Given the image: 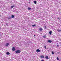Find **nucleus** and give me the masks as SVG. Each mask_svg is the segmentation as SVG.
Listing matches in <instances>:
<instances>
[{"label": "nucleus", "mask_w": 61, "mask_h": 61, "mask_svg": "<svg viewBox=\"0 0 61 61\" xmlns=\"http://www.w3.org/2000/svg\"><path fill=\"white\" fill-rule=\"evenodd\" d=\"M15 52L16 54H18L21 52V51L19 50H17L15 51Z\"/></svg>", "instance_id": "1"}, {"label": "nucleus", "mask_w": 61, "mask_h": 61, "mask_svg": "<svg viewBox=\"0 0 61 61\" xmlns=\"http://www.w3.org/2000/svg\"><path fill=\"white\" fill-rule=\"evenodd\" d=\"M9 43H6L5 45V46H9Z\"/></svg>", "instance_id": "2"}, {"label": "nucleus", "mask_w": 61, "mask_h": 61, "mask_svg": "<svg viewBox=\"0 0 61 61\" xmlns=\"http://www.w3.org/2000/svg\"><path fill=\"white\" fill-rule=\"evenodd\" d=\"M12 50L13 51H14L15 50V48L14 47H13Z\"/></svg>", "instance_id": "3"}, {"label": "nucleus", "mask_w": 61, "mask_h": 61, "mask_svg": "<svg viewBox=\"0 0 61 61\" xmlns=\"http://www.w3.org/2000/svg\"><path fill=\"white\" fill-rule=\"evenodd\" d=\"M36 51L37 52H40V51L39 49L37 50Z\"/></svg>", "instance_id": "4"}, {"label": "nucleus", "mask_w": 61, "mask_h": 61, "mask_svg": "<svg viewBox=\"0 0 61 61\" xmlns=\"http://www.w3.org/2000/svg\"><path fill=\"white\" fill-rule=\"evenodd\" d=\"M47 42L48 43H52V41L48 40L47 41Z\"/></svg>", "instance_id": "5"}, {"label": "nucleus", "mask_w": 61, "mask_h": 61, "mask_svg": "<svg viewBox=\"0 0 61 61\" xmlns=\"http://www.w3.org/2000/svg\"><path fill=\"white\" fill-rule=\"evenodd\" d=\"M57 31L58 32H61V30L59 29H57Z\"/></svg>", "instance_id": "6"}, {"label": "nucleus", "mask_w": 61, "mask_h": 61, "mask_svg": "<svg viewBox=\"0 0 61 61\" xmlns=\"http://www.w3.org/2000/svg\"><path fill=\"white\" fill-rule=\"evenodd\" d=\"M40 57L41 58H44V56H40Z\"/></svg>", "instance_id": "7"}, {"label": "nucleus", "mask_w": 61, "mask_h": 61, "mask_svg": "<svg viewBox=\"0 0 61 61\" xmlns=\"http://www.w3.org/2000/svg\"><path fill=\"white\" fill-rule=\"evenodd\" d=\"M45 58L47 59H48V56H46L45 57Z\"/></svg>", "instance_id": "8"}, {"label": "nucleus", "mask_w": 61, "mask_h": 61, "mask_svg": "<svg viewBox=\"0 0 61 61\" xmlns=\"http://www.w3.org/2000/svg\"><path fill=\"white\" fill-rule=\"evenodd\" d=\"M27 9H28V10H31V8L29 7Z\"/></svg>", "instance_id": "9"}, {"label": "nucleus", "mask_w": 61, "mask_h": 61, "mask_svg": "<svg viewBox=\"0 0 61 61\" xmlns=\"http://www.w3.org/2000/svg\"><path fill=\"white\" fill-rule=\"evenodd\" d=\"M50 35H52V31H51L49 32Z\"/></svg>", "instance_id": "10"}, {"label": "nucleus", "mask_w": 61, "mask_h": 61, "mask_svg": "<svg viewBox=\"0 0 61 61\" xmlns=\"http://www.w3.org/2000/svg\"><path fill=\"white\" fill-rule=\"evenodd\" d=\"M39 30L41 31H42L43 30V29L42 28H40Z\"/></svg>", "instance_id": "11"}, {"label": "nucleus", "mask_w": 61, "mask_h": 61, "mask_svg": "<svg viewBox=\"0 0 61 61\" xmlns=\"http://www.w3.org/2000/svg\"><path fill=\"white\" fill-rule=\"evenodd\" d=\"M6 54L7 55H9L10 54V53L8 52H7L6 53Z\"/></svg>", "instance_id": "12"}, {"label": "nucleus", "mask_w": 61, "mask_h": 61, "mask_svg": "<svg viewBox=\"0 0 61 61\" xmlns=\"http://www.w3.org/2000/svg\"><path fill=\"white\" fill-rule=\"evenodd\" d=\"M14 17H15V16L14 15H12L11 16V18H14Z\"/></svg>", "instance_id": "13"}, {"label": "nucleus", "mask_w": 61, "mask_h": 61, "mask_svg": "<svg viewBox=\"0 0 61 61\" xmlns=\"http://www.w3.org/2000/svg\"><path fill=\"white\" fill-rule=\"evenodd\" d=\"M43 37H44V38H46V35H44L43 36Z\"/></svg>", "instance_id": "14"}, {"label": "nucleus", "mask_w": 61, "mask_h": 61, "mask_svg": "<svg viewBox=\"0 0 61 61\" xmlns=\"http://www.w3.org/2000/svg\"><path fill=\"white\" fill-rule=\"evenodd\" d=\"M36 26V25H32V26L33 27H34V26Z\"/></svg>", "instance_id": "15"}, {"label": "nucleus", "mask_w": 61, "mask_h": 61, "mask_svg": "<svg viewBox=\"0 0 61 61\" xmlns=\"http://www.w3.org/2000/svg\"><path fill=\"white\" fill-rule=\"evenodd\" d=\"M34 3H35V4H36V1H34Z\"/></svg>", "instance_id": "16"}, {"label": "nucleus", "mask_w": 61, "mask_h": 61, "mask_svg": "<svg viewBox=\"0 0 61 61\" xmlns=\"http://www.w3.org/2000/svg\"><path fill=\"white\" fill-rule=\"evenodd\" d=\"M44 47H45V48L46 49V46H44Z\"/></svg>", "instance_id": "17"}, {"label": "nucleus", "mask_w": 61, "mask_h": 61, "mask_svg": "<svg viewBox=\"0 0 61 61\" xmlns=\"http://www.w3.org/2000/svg\"><path fill=\"white\" fill-rule=\"evenodd\" d=\"M57 59L58 60H59V59L57 57Z\"/></svg>", "instance_id": "18"}, {"label": "nucleus", "mask_w": 61, "mask_h": 61, "mask_svg": "<svg viewBox=\"0 0 61 61\" xmlns=\"http://www.w3.org/2000/svg\"><path fill=\"white\" fill-rule=\"evenodd\" d=\"M52 54L54 55V52H53V51L52 52Z\"/></svg>", "instance_id": "19"}, {"label": "nucleus", "mask_w": 61, "mask_h": 61, "mask_svg": "<svg viewBox=\"0 0 61 61\" xmlns=\"http://www.w3.org/2000/svg\"><path fill=\"white\" fill-rule=\"evenodd\" d=\"M12 6H13V7H15V5H13Z\"/></svg>", "instance_id": "20"}, {"label": "nucleus", "mask_w": 61, "mask_h": 61, "mask_svg": "<svg viewBox=\"0 0 61 61\" xmlns=\"http://www.w3.org/2000/svg\"><path fill=\"white\" fill-rule=\"evenodd\" d=\"M11 8H13V6H11Z\"/></svg>", "instance_id": "21"}, {"label": "nucleus", "mask_w": 61, "mask_h": 61, "mask_svg": "<svg viewBox=\"0 0 61 61\" xmlns=\"http://www.w3.org/2000/svg\"><path fill=\"white\" fill-rule=\"evenodd\" d=\"M60 19V18H57V19Z\"/></svg>", "instance_id": "22"}, {"label": "nucleus", "mask_w": 61, "mask_h": 61, "mask_svg": "<svg viewBox=\"0 0 61 61\" xmlns=\"http://www.w3.org/2000/svg\"><path fill=\"white\" fill-rule=\"evenodd\" d=\"M41 61H44L43 60H41Z\"/></svg>", "instance_id": "23"}, {"label": "nucleus", "mask_w": 61, "mask_h": 61, "mask_svg": "<svg viewBox=\"0 0 61 61\" xmlns=\"http://www.w3.org/2000/svg\"><path fill=\"white\" fill-rule=\"evenodd\" d=\"M6 25H8V23H7L6 24Z\"/></svg>", "instance_id": "24"}, {"label": "nucleus", "mask_w": 61, "mask_h": 61, "mask_svg": "<svg viewBox=\"0 0 61 61\" xmlns=\"http://www.w3.org/2000/svg\"><path fill=\"white\" fill-rule=\"evenodd\" d=\"M58 46H59V45H57V46L58 47Z\"/></svg>", "instance_id": "25"}, {"label": "nucleus", "mask_w": 61, "mask_h": 61, "mask_svg": "<svg viewBox=\"0 0 61 61\" xmlns=\"http://www.w3.org/2000/svg\"><path fill=\"white\" fill-rule=\"evenodd\" d=\"M34 36H36V35H34Z\"/></svg>", "instance_id": "26"}, {"label": "nucleus", "mask_w": 61, "mask_h": 61, "mask_svg": "<svg viewBox=\"0 0 61 61\" xmlns=\"http://www.w3.org/2000/svg\"><path fill=\"white\" fill-rule=\"evenodd\" d=\"M0 30H1V29L0 28Z\"/></svg>", "instance_id": "27"}, {"label": "nucleus", "mask_w": 61, "mask_h": 61, "mask_svg": "<svg viewBox=\"0 0 61 61\" xmlns=\"http://www.w3.org/2000/svg\"><path fill=\"white\" fill-rule=\"evenodd\" d=\"M46 27V26H45V27Z\"/></svg>", "instance_id": "28"}, {"label": "nucleus", "mask_w": 61, "mask_h": 61, "mask_svg": "<svg viewBox=\"0 0 61 61\" xmlns=\"http://www.w3.org/2000/svg\"><path fill=\"white\" fill-rule=\"evenodd\" d=\"M1 35V34H0V35Z\"/></svg>", "instance_id": "29"}, {"label": "nucleus", "mask_w": 61, "mask_h": 61, "mask_svg": "<svg viewBox=\"0 0 61 61\" xmlns=\"http://www.w3.org/2000/svg\"><path fill=\"white\" fill-rule=\"evenodd\" d=\"M0 16H1L0 15Z\"/></svg>", "instance_id": "30"}]
</instances>
